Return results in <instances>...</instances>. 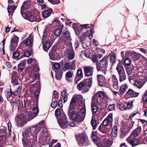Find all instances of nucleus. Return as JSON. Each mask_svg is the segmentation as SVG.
Returning <instances> with one entry per match:
<instances>
[{
    "label": "nucleus",
    "instance_id": "nucleus-11",
    "mask_svg": "<svg viewBox=\"0 0 147 147\" xmlns=\"http://www.w3.org/2000/svg\"><path fill=\"white\" fill-rule=\"evenodd\" d=\"M83 68L84 69L85 76L88 77L92 75L94 71L93 68L92 67L90 66H85Z\"/></svg>",
    "mask_w": 147,
    "mask_h": 147
},
{
    "label": "nucleus",
    "instance_id": "nucleus-56",
    "mask_svg": "<svg viewBox=\"0 0 147 147\" xmlns=\"http://www.w3.org/2000/svg\"><path fill=\"white\" fill-rule=\"evenodd\" d=\"M11 82L13 85H17L18 84V80L15 78H13V77L11 78Z\"/></svg>",
    "mask_w": 147,
    "mask_h": 147
},
{
    "label": "nucleus",
    "instance_id": "nucleus-63",
    "mask_svg": "<svg viewBox=\"0 0 147 147\" xmlns=\"http://www.w3.org/2000/svg\"><path fill=\"white\" fill-rule=\"evenodd\" d=\"M55 115L57 118L61 114V111L59 109H57L55 111Z\"/></svg>",
    "mask_w": 147,
    "mask_h": 147
},
{
    "label": "nucleus",
    "instance_id": "nucleus-23",
    "mask_svg": "<svg viewBox=\"0 0 147 147\" xmlns=\"http://www.w3.org/2000/svg\"><path fill=\"white\" fill-rule=\"evenodd\" d=\"M73 74V72L68 71L65 74L66 79L69 82L72 81V76Z\"/></svg>",
    "mask_w": 147,
    "mask_h": 147
},
{
    "label": "nucleus",
    "instance_id": "nucleus-21",
    "mask_svg": "<svg viewBox=\"0 0 147 147\" xmlns=\"http://www.w3.org/2000/svg\"><path fill=\"white\" fill-rule=\"evenodd\" d=\"M126 94L130 95L131 97H135L138 96L139 93L135 92L133 90L129 89L126 93Z\"/></svg>",
    "mask_w": 147,
    "mask_h": 147
},
{
    "label": "nucleus",
    "instance_id": "nucleus-49",
    "mask_svg": "<svg viewBox=\"0 0 147 147\" xmlns=\"http://www.w3.org/2000/svg\"><path fill=\"white\" fill-rule=\"evenodd\" d=\"M127 88V87L126 85H123L121 86L120 90L122 93H124L126 92Z\"/></svg>",
    "mask_w": 147,
    "mask_h": 147
},
{
    "label": "nucleus",
    "instance_id": "nucleus-40",
    "mask_svg": "<svg viewBox=\"0 0 147 147\" xmlns=\"http://www.w3.org/2000/svg\"><path fill=\"white\" fill-rule=\"evenodd\" d=\"M34 104L35 105V107H34V108L33 109V112L34 115H36V116L38 115V102H34Z\"/></svg>",
    "mask_w": 147,
    "mask_h": 147
},
{
    "label": "nucleus",
    "instance_id": "nucleus-15",
    "mask_svg": "<svg viewBox=\"0 0 147 147\" xmlns=\"http://www.w3.org/2000/svg\"><path fill=\"white\" fill-rule=\"evenodd\" d=\"M111 84L113 88L116 90L118 89V81L115 75H112L111 79Z\"/></svg>",
    "mask_w": 147,
    "mask_h": 147
},
{
    "label": "nucleus",
    "instance_id": "nucleus-12",
    "mask_svg": "<svg viewBox=\"0 0 147 147\" xmlns=\"http://www.w3.org/2000/svg\"><path fill=\"white\" fill-rule=\"evenodd\" d=\"M76 61L74 60L71 62V64L69 62L65 63L64 66V69L67 70H75L76 66Z\"/></svg>",
    "mask_w": 147,
    "mask_h": 147
},
{
    "label": "nucleus",
    "instance_id": "nucleus-37",
    "mask_svg": "<svg viewBox=\"0 0 147 147\" xmlns=\"http://www.w3.org/2000/svg\"><path fill=\"white\" fill-rule=\"evenodd\" d=\"M85 83L86 86L90 88L92 86V77L86 79Z\"/></svg>",
    "mask_w": 147,
    "mask_h": 147
},
{
    "label": "nucleus",
    "instance_id": "nucleus-41",
    "mask_svg": "<svg viewBox=\"0 0 147 147\" xmlns=\"http://www.w3.org/2000/svg\"><path fill=\"white\" fill-rule=\"evenodd\" d=\"M119 74V80L120 82H121L126 79V77L125 72Z\"/></svg>",
    "mask_w": 147,
    "mask_h": 147
},
{
    "label": "nucleus",
    "instance_id": "nucleus-5",
    "mask_svg": "<svg viewBox=\"0 0 147 147\" xmlns=\"http://www.w3.org/2000/svg\"><path fill=\"white\" fill-rule=\"evenodd\" d=\"M68 115L70 119H72L73 121L78 123L82 122L84 119V115L81 116L78 112H74L71 113V115H69V113H68Z\"/></svg>",
    "mask_w": 147,
    "mask_h": 147
},
{
    "label": "nucleus",
    "instance_id": "nucleus-14",
    "mask_svg": "<svg viewBox=\"0 0 147 147\" xmlns=\"http://www.w3.org/2000/svg\"><path fill=\"white\" fill-rule=\"evenodd\" d=\"M83 77V74L82 69L79 68L77 70L76 75L74 83L77 84L78 82Z\"/></svg>",
    "mask_w": 147,
    "mask_h": 147
},
{
    "label": "nucleus",
    "instance_id": "nucleus-45",
    "mask_svg": "<svg viewBox=\"0 0 147 147\" xmlns=\"http://www.w3.org/2000/svg\"><path fill=\"white\" fill-rule=\"evenodd\" d=\"M30 6V4L28 2L24 1L22 6L21 7V9H26L29 8Z\"/></svg>",
    "mask_w": 147,
    "mask_h": 147
},
{
    "label": "nucleus",
    "instance_id": "nucleus-4",
    "mask_svg": "<svg viewBox=\"0 0 147 147\" xmlns=\"http://www.w3.org/2000/svg\"><path fill=\"white\" fill-rule=\"evenodd\" d=\"M101 100L104 101L110 100V98L106 95L103 92H98L96 93L92 97V101H98Z\"/></svg>",
    "mask_w": 147,
    "mask_h": 147
},
{
    "label": "nucleus",
    "instance_id": "nucleus-29",
    "mask_svg": "<svg viewBox=\"0 0 147 147\" xmlns=\"http://www.w3.org/2000/svg\"><path fill=\"white\" fill-rule=\"evenodd\" d=\"M17 5H15L8 6L7 7L8 12L9 15H12L14 11L16 9Z\"/></svg>",
    "mask_w": 147,
    "mask_h": 147
},
{
    "label": "nucleus",
    "instance_id": "nucleus-7",
    "mask_svg": "<svg viewBox=\"0 0 147 147\" xmlns=\"http://www.w3.org/2000/svg\"><path fill=\"white\" fill-rule=\"evenodd\" d=\"M25 46L28 47L29 50L31 51L33 45V36L32 35L30 34L29 36L22 42Z\"/></svg>",
    "mask_w": 147,
    "mask_h": 147
},
{
    "label": "nucleus",
    "instance_id": "nucleus-33",
    "mask_svg": "<svg viewBox=\"0 0 147 147\" xmlns=\"http://www.w3.org/2000/svg\"><path fill=\"white\" fill-rule=\"evenodd\" d=\"M91 108L92 112L93 113H96L98 111V108L97 104L95 102H92L91 103Z\"/></svg>",
    "mask_w": 147,
    "mask_h": 147
},
{
    "label": "nucleus",
    "instance_id": "nucleus-35",
    "mask_svg": "<svg viewBox=\"0 0 147 147\" xmlns=\"http://www.w3.org/2000/svg\"><path fill=\"white\" fill-rule=\"evenodd\" d=\"M132 57L135 61L139 60L142 55L138 53L134 52L132 55Z\"/></svg>",
    "mask_w": 147,
    "mask_h": 147
},
{
    "label": "nucleus",
    "instance_id": "nucleus-59",
    "mask_svg": "<svg viewBox=\"0 0 147 147\" xmlns=\"http://www.w3.org/2000/svg\"><path fill=\"white\" fill-rule=\"evenodd\" d=\"M110 60L111 63H114L116 61V56L115 55L111 56L110 57Z\"/></svg>",
    "mask_w": 147,
    "mask_h": 147
},
{
    "label": "nucleus",
    "instance_id": "nucleus-36",
    "mask_svg": "<svg viewBox=\"0 0 147 147\" xmlns=\"http://www.w3.org/2000/svg\"><path fill=\"white\" fill-rule=\"evenodd\" d=\"M58 92L56 90H54L53 94L52 100L57 101L58 99Z\"/></svg>",
    "mask_w": 147,
    "mask_h": 147
},
{
    "label": "nucleus",
    "instance_id": "nucleus-39",
    "mask_svg": "<svg viewBox=\"0 0 147 147\" xmlns=\"http://www.w3.org/2000/svg\"><path fill=\"white\" fill-rule=\"evenodd\" d=\"M49 36H47L46 34L44 33L42 36V42H49Z\"/></svg>",
    "mask_w": 147,
    "mask_h": 147
},
{
    "label": "nucleus",
    "instance_id": "nucleus-1",
    "mask_svg": "<svg viewBox=\"0 0 147 147\" xmlns=\"http://www.w3.org/2000/svg\"><path fill=\"white\" fill-rule=\"evenodd\" d=\"M141 130V129L140 127H137L131 132L129 136L127 139V141L133 147L138 145L139 141L137 138H135L139 136Z\"/></svg>",
    "mask_w": 147,
    "mask_h": 147
},
{
    "label": "nucleus",
    "instance_id": "nucleus-17",
    "mask_svg": "<svg viewBox=\"0 0 147 147\" xmlns=\"http://www.w3.org/2000/svg\"><path fill=\"white\" fill-rule=\"evenodd\" d=\"M112 145V142L110 140L106 139L103 140L99 147H110Z\"/></svg>",
    "mask_w": 147,
    "mask_h": 147
},
{
    "label": "nucleus",
    "instance_id": "nucleus-18",
    "mask_svg": "<svg viewBox=\"0 0 147 147\" xmlns=\"http://www.w3.org/2000/svg\"><path fill=\"white\" fill-rule=\"evenodd\" d=\"M126 71L128 76L133 75L134 72V67L133 66H125Z\"/></svg>",
    "mask_w": 147,
    "mask_h": 147
},
{
    "label": "nucleus",
    "instance_id": "nucleus-50",
    "mask_svg": "<svg viewBox=\"0 0 147 147\" xmlns=\"http://www.w3.org/2000/svg\"><path fill=\"white\" fill-rule=\"evenodd\" d=\"M91 124L92 126L94 129H95L96 128L97 126V123L96 120L92 119L91 121Z\"/></svg>",
    "mask_w": 147,
    "mask_h": 147
},
{
    "label": "nucleus",
    "instance_id": "nucleus-32",
    "mask_svg": "<svg viewBox=\"0 0 147 147\" xmlns=\"http://www.w3.org/2000/svg\"><path fill=\"white\" fill-rule=\"evenodd\" d=\"M32 135L31 132L29 129L26 130L22 134L23 138L25 137L26 138L29 139Z\"/></svg>",
    "mask_w": 147,
    "mask_h": 147
},
{
    "label": "nucleus",
    "instance_id": "nucleus-3",
    "mask_svg": "<svg viewBox=\"0 0 147 147\" xmlns=\"http://www.w3.org/2000/svg\"><path fill=\"white\" fill-rule=\"evenodd\" d=\"M58 121L60 127L64 129L67 128L69 126L74 127L75 126L74 122H68L66 121V117L65 115H62Z\"/></svg>",
    "mask_w": 147,
    "mask_h": 147
},
{
    "label": "nucleus",
    "instance_id": "nucleus-27",
    "mask_svg": "<svg viewBox=\"0 0 147 147\" xmlns=\"http://www.w3.org/2000/svg\"><path fill=\"white\" fill-rule=\"evenodd\" d=\"M133 84L134 86L136 87L139 89H140L143 86L144 83L142 81L136 80Z\"/></svg>",
    "mask_w": 147,
    "mask_h": 147
},
{
    "label": "nucleus",
    "instance_id": "nucleus-46",
    "mask_svg": "<svg viewBox=\"0 0 147 147\" xmlns=\"http://www.w3.org/2000/svg\"><path fill=\"white\" fill-rule=\"evenodd\" d=\"M93 33V30L88 31L85 33V35L86 36H88L90 39H91L92 37V34Z\"/></svg>",
    "mask_w": 147,
    "mask_h": 147
},
{
    "label": "nucleus",
    "instance_id": "nucleus-51",
    "mask_svg": "<svg viewBox=\"0 0 147 147\" xmlns=\"http://www.w3.org/2000/svg\"><path fill=\"white\" fill-rule=\"evenodd\" d=\"M22 88V87L21 86H19L18 89L14 92V94L16 96H17L20 93L21 90Z\"/></svg>",
    "mask_w": 147,
    "mask_h": 147
},
{
    "label": "nucleus",
    "instance_id": "nucleus-61",
    "mask_svg": "<svg viewBox=\"0 0 147 147\" xmlns=\"http://www.w3.org/2000/svg\"><path fill=\"white\" fill-rule=\"evenodd\" d=\"M53 66L55 69L57 70H58L61 67V65L58 63H55L54 64Z\"/></svg>",
    "mask_w": 147,
    "mask_h": 147
},
{
    "label": "nucleus",
    "instance_id": "nucleus-20",
    "mask_svg": "<svg viewBox=\"0 0 147 147\" xmlns=\"http://www.w3.org/2000/svg\"><path fill=\"white\" fill-rule=\"evenodd\" d=\"M68 53L67 59L69 60L73 59L74 57L75 53L73 50L71 49L66 51Z\"/></svg>",
    "mask_w": 147,
    "mask_h": 147
},
{
    "label": "nucleus",
    "instance_id": "nucleus-25",
    "mask_svg": "<svg viewBox=\"0 0 147 147\" xmlns=\"http://www.w3.org/2000/svg\"><path fill=\"white\" fill-rule=\"evenodd\" d=\"M116 69L119 74L125 72L124 68L121 63H118Z\"/></svg>",
    "mask_w": 147,
    "mask_h": 147
},
{
    "label": "nucleus",
    "instance_id": "nucleus-16",
    "mask_svg": "<svg viewBox=\"0 0 147 147\" xmlns=\"http://www.w3.org/2000/svg\"><path fill=\"white\" fill-rule=\"evenodd\" d=\"M25 15L26 19L31 22H37L39 20L36 19L35 17L33 16L32 13L31 12L28 11L25 14Z\"/></svg>",
    "mask_w": 147,
    "mask_h": 147
},
{
    "label": "nucleus",
    "instance_id": "nucleus-47",
    "mask_svg": "<svg viewBox=\"0 0 147 147\" xmlns=\"http://www.w3.org/2000/svg\"><path fill=\"white\" fill-rule=\"evenodd\" d=\"M62 28L56 29L55 32L54 34L56 36H59L62 33Z\"/></svg>",
    "mask_w": 147,
    "mask_h": 147
},
{
    "label": "nucleus",
    "instance_id": "nucleus-48",
    "mask_svg": "<svg viewBox=\"0 0 147 147\" xmlns=\"http://www.w3.org/2000/svg\"><path fill=\"white\" fill-rule=\"evenodd\" d=\"M36 116V115H34L32 113H28V121H30Z\"/></svg>",
    "mask_w": 147,
    "mask_h": 147
},
{
    "label": "nucleus",
    "instance_id": "nucleus-58",
    "mask_svg": "<svg viewBox=\"0 0 147 147\" xmlns=\"http://www.w3.org/2000/svg\"><path fill=\"white\" fill-rule=\"evenodd\" d=\"M133 102H128L127 104V106L126 108L127 109H131L132 106H133Z\"/></svg>",
    "mask_w": 147,
    "mask_h": 147
},
{
    "label": "nucleus",
    "instance_id": "nucleus-44",
    "mask_svg": "<svg viewBox=\"0 0 147 147\" xmlns=\"http://www.w3.org/2000/svg\"><path fill=\"white\" fill-rule=\"evenodd\" d=\"M67 41V39L63 36H61L60 37L58 41V42L59 44H63Z\"/></svg>",
    "mask_w": 147,
    "mask_h": 147
},
{
    "label": "nucleus",
    "instance_id": "nucleus-31",
    "mask_svg": "<svg viewBox=\"0 0 147 147\" xmlns=\"http://www.w3.org/2000/svg\"><path fill=\"white\" fill-rule=\"evenodd\" d=\"M68 95L66 90H64L62 91L61 93V98L63 99V101H67Z\"/></svg>",
    "mask_w": 147,
    "mask_h": 147
},
{
    "label": "nucleus",
    "instance_id": "nucleus-52",
    "mask_svg": "<svg viewBox=\"0 0 147 147\" xmlns=\"http://www.w3.org/2000/svg\"><path fill=\"white\" fill-rule=\"evenodd\" d=\"M63 35L65 37V38H69L71 37L70 33L68 31H66L63 32Z\"/></svg>",
    "mask_w": 147,
    "mask_h": 147
},
{
    "label": "nucleus",
    "instance_id": "nucleus-24",
    "mask_svg": "<svg viewBox=\"0 0 147 147\" xmlns=\"http://www.w3.org/2000/svg\"><path fill=\"white\" fill-rule=\"evenodd\" d=\"M30 139H26L25 137L22 138V143L24 147H28L30 146L31 144V142L29 140Z\"/></svg>",
    "mask_w": 147,
    "mask_h": 147
},
{
    "label": "nucleus",
    "instance_id": "nucleus-42",
    "mask_svg": "<svg viewBox=\"0 0 147 147\" xmlns=\"http://www.w3.org/2000/svg\"><path fill=\"white\" fill-rule=\"evenodd\" d=\"M117 106L121 111H124L126 110V108L125 106L120 103H118L117 105Z\"/></svg>",
    "mask_w": 147,
    "mask_h": 147
},
{
    "label": "nucleus",
    "instance_id": "nucleus-10",
    "mask_svg": "<svg viewBox=\"0 0 147 147\" xmlns=\"http://www.w3.org/2000/svg\"><path fill=\"white\" fill-rule=\"evenodd\" d=\"M79 102H71L69 105V108L68 113L71 115V113L75 112V111L78 109L80 103Z\"/></svg>",
    "mask_w": 147,
    "mask_h": 147
},
{
    "label": "nucleus",
    "instance_id": "nucleus-54",
    "mask_svg": "<svg viewBox=\"0 0 147 147\" xmlns=\"http://www.w3.org/2000/svg\"><path fill=\"white\" fill-rule=\"evenodd\" d=\"M142 101H147V90L142 95Z\"/></svg>",
    "mask_w": 147,
    "mask_h": 147
},
{
    "label": "nucleus",
    "instance_id": "nucleus-60",
    "mask_svg": "<svg viewBox=\"0 0 147 147\" xmlns=\"http://www.w3.org/2000/svg\"><path fill=\"white\" fill-rule=\"evenodd\" d=\"M55 72H56L55 77L56 79L58 80L61 79L62 77V75L61 74V73H60L59 74L58 73L56 72V70L55 71Z\"/></svg>",
    "mask_w": 147,
    "mask_h": 147
},
{
    "label": "nucleus",
    "instance_id": "nucleus-38",
    "mask_svg": "<svg viewBox=\"0 0 147 147\" xmlns=\"http://www.w3.org/2000/svg\"><path fill=\"white\" fill-rule=\"evenodd\" d=\"M117 128L116 125H115L112 129L111 134L114 137L116 136L117 134Z\"/></svg>",
    "mask_w": 147,
    "mask_h": 147
},
{
    "label": "nucleus",
    "instance_id": "nucleus-34",
    "mask_svg": "<svg viewBox=\"0 0 147 147\" xmlns=\"http://www.w3.org/2000/svg\"><path fill=\"white\" fill-rule=\"evenodd\" d=\"M43 48L44 50L47 51L49 49L51 46V44L50 42H43Z\"/></svg>",
    "mask_w": 147,
    "mask_h": 147
},
{
    "label": "nucleus",
    "instance_id": "nucleus-28",
    "mask_svg": "<svg viewBox=\"0 0 147 147\" xmlns=\"http://www.w3.org/2000/svg\"><path fill=\"white\" fill-rule=\"evenodd\" d=\"M81 103V105H82V107L80 109V112L81 113L80 114L81 116L84 115V118H85L86 113V110L85 109V103L84 102H80Z\"/></svg>",
    "mask_w": 147,
    "mask_h": 147
},
{
    "label": "nucleus",
    "instance_id": "nucleus-2",
    "mask_svg": "<svg viewBox=\"0 0 147 147\" xmlns=\"http://www.w3.org/2000/svg\"><path fill=\"white\" fill-rule=\"evenodd\" d=\"M108 58V56H106L100 61V62L96 64L97 70L102 71L105 75L107 71Z\"/></svg>",
    "mask_w": 147,
    "mask_h": 147
},
{
    "label": "nucleus",
    "instance_id": "nucleus-30",
    "mask_svg": "<svg viewBox=\"0 0 147 147\" xmlns=\"http://www.w3.org/2000/svg\"><path fill=\"white\" fill-rule=\"evenodd\" d=\"M83 98L80 95H75L73 97L71 101H83Z\"/></svg>",
    "mask_w": 147,
    "mask_h": 147
},
{
    "label": "nucleus",
    "instance_id": "nucleus-13",
    "mask_svg": "<svg viewBox=\"0 0 147 147\" xmlns=\"http://www.w3.org/2000/svg\"><path fill=\"white\" fill-rule=\"evenodd\" d=\"M97 77L98 85L102 87L105 86L106 84L107 80L105 76L102 75H98Z\"/></svg>",
    "mask_w": 147,
    "mask_h": 147
},
{
    "label": "nucleus",
    "instance_id": "nucleus-26",
    "mask_svg": "<svg viewBox=\"0 0 147 147\" xmlns=\"http://www.w3.org/2000/svg\"><path fill=\"white\" fill-rule=\"evenodd\" d=\"M107 126L104 124H101L99 126L98 129L103 134H106L108 130Z\"/></svg>",
    "mask_w": 147,
    "mask_h": 147
},
{
    "label": "nucleus",
    "instance_id": "nucleus-62",
    "mask_svg": "<svg viewBox=\"0 0 147 147\" xmlns=\"http://www.w3.org/2000/svg\"><path fill=\"white\" fill-rule=\"evenodd\" d=\"M36 127L35 126H34L32 127L31 128H30V130L32 132H35L36 133L38 132H37V129L36 128Z\"/></svg>",
    "mask_w": 147,
    "mask_h": 147
},
{
    "label": "nucleus",
    "instance_id": "nucleus-6",
    "mask_svg": "<svg viewBox=\"0 0 147 147\" xmlns=\"http://www.w3.org/2000/svg\"><path fill=\"white\" fill-rule=\"evenodd\" d=\"M27 122L26 117L24 114L21 113L18 117H17L16 122L18 127H23Z\"/></svg>",
    "mask_w": 147,
    "mask_h": 147
},
{
    "label": "nucleus",
    "instance_id": "nucleus-19",
    "mask_svg": "<svg viewBox=\"0 0 147 147\" xmlns=\"http://www.w3.org/2000/svg\"><path fill=\"white\" fill-rule=\"evenodd\" d=\"M77 88L79 90H83L84 91L88 90V89H86V85L85 84V82L82 81L80 82L77 85Z\"/></svg>",
    "mask_w": 147,
    "mask_h": 147
},
{
    "label": "nucleus",
    "instance_id": "nucleus-64",
    "mask_svg": "<svg viewBox=\"0 0 147 147\" xmlns=\"http://www.w3.org/2000/svg\"><path fill=\"white\" fill-rule=\"evenodd\" d=\"M49 1L51 3L54 4H57L60 2L59 0H49Z\"/></svg>",
    "mask_w": 147,
    "mask_h": 147
},
{
    "label": "nucleus",
    "instance_id": "nucleus-55",
    "mask_svg": "<svg viewBox=\"0 0 147 147\" xmlns=\"http://www.w3.org/2000/svg\"><path fill=\"white\" fill-rule=\"evenodd\" d=\"M24 65L23 63H20L18 65V70H22L24 69Z\"/></svg>",
    "mask_w": 147,
    "mask_h": 147
},
{
    "label": "nucleus",
    "instance_id": "nucleus-53",
    "mask_svg": "<svg viewBox=\"0 0 147 147\" xmlns=\"http://www.w3.org/2000/svg\"><path fill=\"white\" fill-rule=\"evenodd\" d=\"M124 63L125 65L129 66L130 64L131 60L128 58H126L124 60Z\"/></svg>",
    "mask_w": 147,
    "mask_h": 147
},
{
    "label": "nucleus",
    "instance_id": "nucleus-57",
    "mask_svg": "<svg viewBox=\"0 0 147 147\" xmlns=\"http://www.w3.org/2000/svg\"><path fill=\"white\" fill-rule=\"evenodd\" d=\"M11 43V44L10 47L9 49L10 50L13 51L16 48L17 46V44L12 43Z\"/></svg>",
    "mask_w": 147,
    "mask_h": 147
},
{
    "label": "nucleus",
    "instance_id": "nucleus-43",
    "mask_svg": "<svg viewBox=\"0 0 147 147\" xmlns=\"http://www.w3.org/2000/svg\"><path fill=\"white\" fill-rule=\"evenodd\" d=\"M19 40V38L16 35H14L11 38V43L17 44Z\"/></svg>",
    "mask_w": 147,
    "mask_h": 147
},
{
    "label": "nucleus",
    "instance_id": "nucleus-22",
    "mask_svg": "<svg viewBox=\"0 0 147 147\" xmlns=\"http://www.w3.org/2000/svg\"><path fill=\"white\" fill-rule=\"evenodd\" d=\"M52 12V9L50 8L44 11L42 13L43 18H46L49 17Z\"/></svg>",
    "mask_w": 147,
    "mask_h": 147
},
{
    "label": "nucleus",
    "instance_id": "nucleus-8",
    "mask_svg": "<svg viewBox=\"0 0 147 147\" xmlns=\"http://www.w3.org/2000/svg\"><path fill=\"white\" fill-rule=\"evenodd\" d=\"M78 140V144L81 146H82L84 145L87 146L89 143L87 137L86 135L83 134L79 135Z\"/></svg>",
    "mask_w": 147,
    "mask_h": 147
},
{
    "label": "nucleus",
    "instance_id": "nucleus-9",
    "mask_svg": "<svg viewBox=\"0 0 147 147\" xmlns=\"http://www.w3.org/2000/svg\"><path fill=\"white\" fill-rule=\"evenodd\" d=\"M113 121V114L110 113L103 120L102 123L107 127L109 126L111 128L112 126Z\"/></svg>",
    "mask_w": 147,
    "mask_h": 147
}]
</instances>
